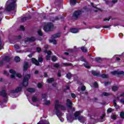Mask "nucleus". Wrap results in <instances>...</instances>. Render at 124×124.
Returning a JSON list of instances; mask_svg holds the SVG:
<instances>
[{
  "label": "nucleus",
  "instance_id": "1",
  "mask_svg": "<svg viewBox=\"0 0 124 124\" xmlns=\"http://www.w3.org/2000/svg\"><path fill=\"white\" fill-rule=\"evenodd\" d=\"M16 1H17V0H8L6 2L5 8L6 11L14 10L16 7Z\"/></svg>",
  "mask_w": 124,
  "mask_h": 124
},
{
  "label": "nucleus",
  "instance_id": "2",
  "mask_svg": "<svg viewBox=\"0 0 124 124\" xmlns=\"http://www.w3.org/2000/svg\"><path fill=\"white\" fill-rule=\"evenodd\" d=\"M54 105L55 109H56V112H57V115L58 116V117H59V115H60V113L58 112L59 109L61 108V110H65V107L61 105L60 101H59V100H55Z\"/></svg>",
  "mask_w": 124,
  "mask_h": 124
},
{
  "label": "nucleus",
  "instance_id": "3",
  "mask_svg": "<svg viewBox=\"0 0 124 124\" xmlns=\"http://www.w3.org/2000/svg\"><path fill=\"white\" fill-rule=\"evenodd\" d=\"M81 114V111H76L75 113V120L78 119V120L80 122V123H82V124H84V122L85 121H86V118L83 117V116H80V114Z\"/></svg>",
  "mask_w": 124,
  "mask_h": 124
},
{
  "label": "nucleus",
  "instance_id": "4",
  "mask_svg": "<svg viewBox=\"0 0 124 124\" xmlns=\"http://www.w3.org/2000/svg\"><path fill=\"white\" fill-rule=\"evenodd\" d=\"M53 27H54L53 24L51 23H47L45 25L44 30L45 31H50L53 29Z\"/></svg>",
  "mask_w": 124,
  "mask_h": 124
},
{
  "label": "nucleus",
  "instance_id": "5",
  "mask_svg": "<svg viewBox=\"0 0 124 124\" xmlns=\"http://www.w3.org/2000/svg\"><path fill=\"white\" fill-rule=\"evenodd\" d=\"M31 78V75L27 74L26 76H24L23 82V87H27L29 85V79Z\"/></svg>",
  "mask_w": 124,
  "mask_h": 124
},
{
  "label": "nucleus",
  "instance_id": "6",
  "mask_svg": "<svg viewBox=\"0 0 124 124\" xmlns=\"http://www.w3.org/2000/svg\"><path fill=\"white\" fill-rule=\"evenodd\" d=\"M10 73H11V78H13L15 76H16V77H18V78H21V74H18V73H16V72L14 71L13 69H11L9 71Z\"/></svg>",
  "mask_w": 124,
  "mask_h": 124
},
{
  "label": "nucleus",
  "instance_id": "7",
  "mask_svg": "<svg viewBox=\"0 0 124 124\" xmlns=\"http://www.w3.org/2000/svg\"><path fill=\"white\" fill-rule=\"evenodd\" d=\"M22 91V87H17L15 90H12L10 93V95L12 97H14L13 95L15 94V93H19V92H21Z\"/></svg>",
  "mask_w": 124,
  "mask_h": 124
},
{
  "label": "nucleus",
  "instance_id": "8",
  "mask_svg": "<svg viewBox=\"0 0 124 124\" xmlns=\"http://www.w3.org/2000/svg\"><path fill=\"white\" fill-rule=\"evenodd\" d=\"M124 74V72L123 71H114L113 72H111V74H112V75H117V74L118 75H122Z\"/></svg>",
  "mask_w": 124,
  "mask_h": 124
},
{
  "label": "nucleus",
  "instance_id": "9",
  "mask_svg": "<svg viewBox=\"0 0 124 124\" xmlns=\"http://www.w3.org/2000/svg\"><path fill=\"white\" fill-rule=\"evenodd\" d=\"M124 96V93H123L122 94H121L119 97H118L117 98V99H118V100H120V102L121 103H123V104H124V99H122V97Z\"/></svg>",
  "mask_w": 124,
  "mask_h": 124
},
{
  "label": "nucleus",
  "instance_id": "10",
  "mask_svg": "<svg viewBox=\"0 0 124 124\" xmlns=\"http://www.w3.org/2000/svg\"><path fill=\"white\" fill-rule=\"evenodd\" d=\"M81 14H82V12L81 11H78L75 12V13L73 15V16L76 18H78V16H80Z\"/></svg>",
  "mask_w": 124,
  "mask_h": 124
},
{
  "label": "nucleus",
  "instance_id": "11",
  "mask_svg": "<svg viewBox=\"0 0 124 124\" xmlns=\"http://www.w3.org/2000/svg\"><path fill=\"white\" fill-rule=\"evenodd\" d=\"M45 53H46L47 55L46 56V59L47 60V61H49V60H50V56H51V54H52V52H51V51H47V50H45Z\"/></svg>",
  "mask_w": 124,
  "mask_h": 124
},
{
  "label": "nucleus",
  "instance_id": "12",
  "mask_svg": "<svg viewBox=\"0 0 124 124\" xmlns=\"http://www.w3.org/2000/svg\"><path fill=\"white\" fill-rule=\"evenodd\" d=\"M35 40V38L33 37H31V38H27L25 39V42H32Z\"/></svg>",
  "mask_w": 124,
  "mask_h": 124
},
{
  "label": "nucleus",
  "instance_id": "13",
  "mask_svg": "<svg viewBox=\"0 0 124 124\" xmlns=\"http://www.w3.org/2000/svg\"><path fill=\"white\" fill-rule=\"evenodd\" d=\"M66 105L68 108H71V106H72V102L70 99H67Z\"/></svg>",
  "mask_w": 124,
  "mask_h": 124
},
{
  "label": "nucleus",
  "instance_id": "14",
  "mask_svg": "<svg viewBox=\"0 0 124 124\" xmlns=\"http://www.w3.org/2000/svg\"><path fill=\"white\" fill-rule=\"evenodd\" d=\"M31 62L33 63H34L35 65H39V62L37 60H36L35 59L32 58L31 59Z\"/></svg>",
  "mask_w": 124,
  "mask_h": 124
},
{
  "label": "nucleus",
  "instance_id": "15",
  "mask_svg": "<svg viewBox=\"0 0 124 124\" xmlns=\"http://www.w3.org/2000/svg\"><path fill=\"white\" fill-rule=\"evenodd\" d=\"M70 31L73 33H77V32L78 31V30L76 28H72L70 30Z\"/></svg>",
  "mask_w": 124,
  "mask_h": 124
},
{
  "label": "nucleus",
  "instance_id": "16",
  "mask_svg": "<svg viewBox=\"0 0 124 124\" xmlns=\"http://www.w3.org/2000/svg\"><path fill=\"white\" fill-rule=\"evenodd\" d=\"M28 68H29V63H28V62H26L24 63V65L23 67V70L24 71H26V70H27V69H28Z\"/></svg>",
  "mask_w": 124,
  "mask_h": 124
},
{
  "label": "nucleus",
  "instance_id": "17",
  "mask_svg": "<svg viewBox=\"0 0 124 124\" xmlns=\"http://www.w3.org/2000/svg\"><path fill=\"white\" fill-rule=\"evenodd\" d=\"M91 73L93 75H94V76H99V75H100V73H99V72L95 71H92Z\"/></svg>",
  "mask_w": 124,
  "mask_h": 124
},
{
  "label": "nucleus",
  "instance_id": "18",
  "mask_svg": "<svg viewBox=\"0 0 124 124\" xmlns=\"http://www.w3.org/2000/svg\"><path fill=\"white\" fill-rule=\"evenodd\" d=\"M0 95H2L4 97H6V93H5V90H2L1 92H0Z\"/></svg>",
  "mask_w": 124,
  "mask_h": 124
},
{
  "label": "nucleus",
  "instance_id": "19",
  "mask_svg": "<svg viewBox=\"0 0 124 124\" xmlns=\"http://www.w3.org/2000/svg\"><path fill=\"white\" fill-rule=\"evenodd\" d=\"M113 105L116 109H119V108H120V107L117 105V102H116V100H113Z\"/></svg>",
  "mask_w": 124,
  "mask_h": 124
},
{
  "label": "nucleus",
  "instance_id": "20",
  "mask_svg": "<svg viewBox=\"0 0 124 124\" xmlns=\"http://www.w3.org/2000/svg\"><path fill=\"white\" fill-rule=\"evenodd\" d=\"M60 36H61V33H60L52 35L53 38H58V37H60Z\"/></svg>",
  "mask_w": 124,
  "mask_h": 124
},
{
  "label": "nucleus",
  "instance_id": "21",
  "mask_svg": "<svg viewBox=\"0 0 124 124\" xmlns=\"http://www.w3.org/2000/svg\"><path fill=\"white\" fill-rule=\"evenodd\" d=\"M77 2L76 0H70V4H71V5H75Z\"/></svg>",
  "mask_w": 124,
  "mask_h": 124
},
{
  "label": "nucleus",
  "instance_id": "22",
  "mask_svg": "<svg viewBox=\"0 0 124 124\" xmlns=\"http://www.w3.org/2000/svg\"><path fill=\"white\" fill-rule=\"evenodd\" d=\"M32 101L33 102H37V101H38V99H37V97L36 96H33L32 98Z\"/></svg>",
  "mask_w": 124,
  "mask_h": 124
},
{
  "label": "nucleus",
  "instance_id": "23",
  "mask_svg": "<svg viewBox=\"0 0 124 124\" xmlns=\"http://www.w3.org/2000/svg\"><path fill=\"white\" fill-rule=\"evenodd\" d=\"M15 61L16 62H20V61H21V59H20V57L16 56L15 58Z\"/></svg>",
  "mask_w": 124,
  "mask_h": 124
},
{
  "label": "nucleus",
  "instance_id": "24",
  "mask_svg": "<svg viewBox=\"0 0 124 124\" xmlns=\"http://www.w3.org/2000/svg\"><path fill=\"white\" fill-rule=\"evenodd\" d=\"M119 88L117 86H113L112 87V91L113 92H116V91H118Z\"/></svg>",
  "mask_w": 124,
  "mask_h": 124
},
{
  "label": "nucleus",
  "instance_id": "25",
  "mask_svg": "<svg viewBox=\"0 0 124 124\" xmlns=\"http://www.w3.org/2000/svg\"><path fill=\"white\" fill-rule=\"evenodd\" d=\"M27 91L29 93H34L35 92L34 89L33 88H29L28 89H27Z\"/></svg>",
  "mask_w": 124,
  "mask_h": 124
},
{
  "label": "nucleus",
  "instance_id": "26",
  "mask_svg": "<svg viewBox=\"0 0 124 124\" xmlns=\"http://www.w3.org/2000/svg\"><path fill=\"white\" fill-rule=\"evenodd\" d=\"M49 42L50 43H53V44H57V41H56V40H49Z\"/></svg>",
  "mask_w": 124,
  "mask_h": 124
},
{
  "label": "nucleus",
  "instance_id": "27",
  "mask_svg": "<svg viewBox=\"0 0 124 124\" xmlns=\"http://www.w3.org/2000/svg\"><path fill=\"white\" fill-rule=\"evenodd\" d=\"M84 65L85 67H86V68H90L91 67L90 66V65H89V63H88V62H85L84 63Z\"/></svg>",
  "mask_w": 124,
  "mask_h": 124
},
{
  "label": "nucleus",
  "instance_id": "28",
  "mask_svg": "<svg viewBox=\"0 0 124 124\" xmlns=\"http://www.w3.org/2000/svg\"><path fill=\"white\" fill-rule=\"evenodd\" d=\"M81 49L82 52H84L85 53H86V52H87V48L84 46L81 47Z\"/></svg>",
  "mask_w": 124,
  "mask_h": 124
},
{
  "label": "nucleus",
  "instance_id": "29",
  "mask_svg": "<svg viewBox=\"0 0 124 124\" xmlns=\"http://www.w3.org/2000/svg\"><path fill=\"white\" fill-rule=\"evenodd\" d=\"M53 81H54V78H50L47 80V83H52V82H53Z\"/></svg>",
  "mask_w": 124,
  "mask_h": 124
},
{
  "label": "nucleus",
  "instance_id": "30",
  "mask_svg": "<svg viewBox=\"0 0 124 124\" xmlns=\"http://www.w3.org/2000/svg\"><path fill=\"white\" fill-rule=\"evenodd\" d=\"M50 103H51V101H50V100H46L45 101V105H49V104H50Z\"/></svg>",
  "mask_w": 124,
  "mask_h": 124
},
{
  "label": "nucleus",
  "instance_id": "31",
  "mask_svg": "<svg viewBox=\"0 0 124 124\" xmlns=\"http://www.w3.org/2000/svg\"><path fill=\"white\" fill-rule=\"evenodd\" d=\"M57 60H58V58L56 56H54L52 57V62H56Z\"/></svg>",
  "mask_w": 124,
  "mask_h": 124
},
{
  "label": "nucleus",
  "instance_id": "32",
  "mask_svg": "<svg viewBox=\"0 0 124 124\" xmlns=\"http://www.w3.org/2000/svg\"><path fill=\"white\" fill-rule=\"evenodd\" d=\"M95 61L96 62H100V61H101V59L99 57L95 58Z\"/></svg>",
  "mask_w": 124,
  "mask_h": 124
},
{
  "label": "nucleus",
  "instance_id": "33",
  "mask_svg": "<svg viewBox=\"0 0 124 124\" xmlns=\"http://www.w3.org/2000/svg\"><path fill=\"white\" fill-rule=\"evenodd\" d=\"M110 94H111L110 93H103V95L104 96H108V95H110Z\"/></svg>",
  "mask_w": 124,
  "mask_h": 124
},
{
  "label": "nucleus",
  "instance_id": "34",
  "mask_svg": "<svg viewBox=\"0 0 124 124\" xmlns=\"http://www.w3.org/2000/svg\"><path fill=\"white\" fill-rule=\"evenodd\" d=\"M53 66L56 68H59V67H60V64L59 63L54 64Z\"/></svg>",
  "mask_w": 124,
  "mask_h": 124
},
{
  "label": "nucleus",
  "instance_id": "35",
  "mask_svg": "<svg viewBox=\"0 0 124 124\" xmlns=\"http://www.w3.org/2000/svg\"><path fill=\"white\" fill-rule=\"evenodd\" d=\"M62 65H64V66H68L69 65H71V63H63Z\"/></svg>",
  "mask_w": 124,
  "mask_h": 124
},
{
  "label": "nucleus",
  "instance_id": "36",
  "mask_svg": "<svg viewBox=\"0 0 124 124\" xmlns=\"http://www.w3.org/2000/svg\"><path fill=\"white\" fill-rule=\"evenodd\" d=\"M120 115L121 118H122V119H124V112H121L120 114Z\"/></svg>",
  "mask_w": 124,
  "mask_h": 124
},
{
  "label": "nucleus",
  "instance_id": "37",
  "mask_svg": "<svg viewBox=\"0 0 124 124\" xmlns=\"http://www.w3.org/2000/svg\"><path fill=\"white\" fill-rule=\"evenodd\" d=\"M66 77L68 79H70V78H71V73H68L66 75Z\"/></svg>",
  "mask_w": 124,
  "mask_h": 124
},
{
  "label": "nucleus",
  "instance_id": "38",
  "mask_svg": "<svg viewBox=\"0 0 124 124\" xmlns=\"http://www.w3.org/2000/svg\"><path fill=\"white\" fill-rule=\"evenodd\" d=\"M38 62H43V59L42 57H39Z\"/></svg>",
  "mask_w": 124,
  "mask_h": 124
},
{
  "label": "nucleus",
  "instance_id": "39",
  "mask_svg": "<svg viewBox=\"0 0 124 124\" xmlns=\"http://www.w3.org/2000/svg\"><path fill=\"white\" fill-rule=\"evenodd\" d=\"M102 78H108V75L106 74L102 75Z\"/></svg>",
  "mask_w": 124,
  "mask_h": 124
},
{
  "label": "nucleus",
  "instance_id": "40",
  "mask_svg": "<svg viewBox=\"0 0 124 124\" xmlns=\"http://www.w3.org/2000/svg\"><path fill=\"white\" fill-rule=\"evenodd\" d=\"M71 95L72 98H76V95L73 93H71Z\"/></svg>",
  "mask_w": 124,
  "mask_h": 124
},
{
  "label": "nucleus",
  "instance_id": "41",
  "mask_svg": "<svg viewBox=\"0 0 124 124\" xmlns=\"http://www.w3.org/2000/svg\"><path fill=\"white\" fill-rule=\"evenodd\" d=\"M14 48H15V49H19L20 48V46H19L18 45H15Z\"/></svg>",
  "mask_w": 124,
  "mask_h": 124
},
{
  "label": "nucleus",
  "instance_id": "42",
  "mask_svg": "<svg viewBox=\"0 0 124 124\" xmlns=\"http://www.w3.org/2000/svg\"><path fill=\"white\" fill-rule=\"evenodd\" d=\"M38 34H39V35H40V36H41V35H42V31H41V30H38Z\"/></svg>",
  "mask_w": 124,
  "mask_h": 124
},
{
  "label": "nucleus",
  "instance_id": "43",
  "mask_svg": "<svg viewBox=\"0 0 124 124\" xmlns=\"http://www.w3.org/2000/svg\"><path fill=\"white\" fill-rule=\"evenodd\" d=\"M106 3L107 4H109V5H112V2H110L109 1H106Z\"/></svg>",
  "mask_w": 124,
  "mask_h": 124
},
{
  "label": "nucleus",
  "instance_id": "44",
  "mask_svg": "<svg viewBox=\"0 0 124 124\" xmlns=\"http://www.w3.org/2000/svg\"><path fill=\"white\" fill-rule=\"evenodd\" d=\"M3 11H4V10L3 9V8H2V7H0V14H1V13H2Z\"/></svg>",
  "mask_w": 124,
  "mask_h": 124
},
{
  "label": "nucleus",
  "instance_id": "45",
  "mask_svg": "<svg viewBox=\"0 0 124 124\" xmlns=\"http://www.w3.org/2000/svg\"><path fill=\"white\" fill-rule=\"evenodd\" d=\"M20 31H25V28H24V26H21L20 28Z\"/></svg>",
  "mask_w": 124,
  "mask_h": 124
},
{
  "label": "nucleus",
  "instance_id": "46",
  "mask_svg": "<svg viewBox=\"0 0 124 124\" xmlns=\"http://www.w3.org/2000/svg\"><path fill=\"white\" fill-rule=\"evenodd\" d=\"M110 27H111V26H103L104 29H109V28H110Z\"/></svg>",
  "mask_w": 124,
  "mask_h": 124
},
{
  "label": "nucleus",
  "instance_id": "47",
  "mask_svg": "<svg viewBox=\"0 0 124 124\" xmlns=\"http://www.w3.org/2000/svg\"><path fill=\"white\" fill-rule=\"evenodd\" d=\"M116 115L111 116V119H112V120H116Z\"/></svg>",
  "mask_w": 124,
  "mask_h": 124
},
{
  "label": "nucleus",
  "instance_id": "48",
  "mask_svg": "<svg viewBox=\"0 0 124 124\" xmlns=\"http://www.w3.org/2000/svg\"><path fill=\"white\" fill-rule=\"evenodd\" d=\"M108 113H111L112 112V108H108L107 110Z\"/></svg>",
  "mask_w": 124,
  "mask_h": 124
},
{
  "label": "nucleus",
  "instance_id": "49",
  "mask_svg": "<svg viewBox=\"0 0 124 124\" xmlns=\"http://www.w3.org/2000/svg\"><path fill=\"white\" fill-rule=\"evenodd\" d=\"M98 86V85L97 84V83L95 82V83H94V87L95 88H97Z\"/></svg>",
  "mask_w": 124,
  "mask_h": 124
},
{
  "label": "nucleus",
  "instance_id": "50",
  "mask_svg": "<svg viewBox=\"0 0 124 124\" xmlns=\"http://www.w3.org/2000/svg\"><path fill=\"white\" fill-rule=\"evenodd\" d=\"M118 2V0H113L111 2L112 3H116Z\"/></svg>",
  "mask_w": 124,
  "mask_h": 124
},
{
  "label": "nucleus",
  "instance_id": "51",
  "mask_svg": "<svg viewBox=\"0 0 124 124\" xmlns=\"http://www.w3.org/2000/svg\"><path fill=\"white\" fill-rule=\"evenodd\" d=\"M4 74L5 75H6V76H9V75H8V73H7V72H6L5 71H4Z\"/></svg>",
  "mask_w": 124,
  "mask_h": 124
},
{
  "label": "nucleus",
  "instance_id": "52",
  "mask_svg": "<svg viewBox=\"0 0 124 124\" xmlns=\"http://www.w3.org/2000/svg\"><path fill=\"white\" fill-rule=\"evenodd\" d=\"M41 51V48L40 47H37V52H40Z\"/></svg>",
  "mask_w": 124,
  "mask_h": 124
},
{
  "label": "nucleus",
  "instance_id": "53",
  "mask_svg": "<svg viewBox=\"0 0 124 124\" xmlns=\"http://www.w3.org/2000/svg\"><path fill=\"white\" fill-rule=\"evenodd\" d=\"M86 90V87L85 86H82L81 87V91H85Z\"/></svg>",
  "mask_w": 124,
  "mask_h": 124
},
{
  "label": "nucleus",
  "instance_id": "54",
  "mask_svg": "<svg viewBox=\"0 0 124 124\" xmlns=\"http://www.w3.org/2000/svg\"><path fill=\"white\" fill-rule=\"evenodd\" d=\"M104 117H105V114H104L101 116V120H103V119H104Z\"/></svg>",
  "mask_w": 124,
  "mask_h": 124
},
{
  "label": "nucleus",
  "instance_id": "55",
  "mask_svg": "<svg viewBox=\"0 0 124 124\" xmlns=\"http://www.w3.org/2000/svg\"><path fill=\"white\" fill-rule=\"evenodd\" d=\"M37 87L38 88H41V87H42V85L41 83H39L37 85Z\"/></svg>",
  "mask_w": 124,
  "mask_h": 124
},
{
  "label": "nucleus",
  "instance_id": "56",
  "mask_svg": "<svg viewBox=\"0 0 124 124\" xmlns=\"http://www.w3.org/2000/svg\"><path fill=\"white\" fill-rule=\"evenodd\" d=\"M21 20L23 22H24V21H26L27 20V17H23Z\"/></svg>",
  "mask_w": 124,
  "mask_h": 124
},
{
  "label": "nucleus",
  "instance_id": "57",
  "mask_svg": "<svg viewBox=\"0 0 124 124\" xmlns=\"http://www.w3.org/2000/svg\"><path fill=\"white\" fill-rule=\"evenodd\" d=\"M58 77H61V72L59 71L58 73Z\"/></svg>",
  "mask_w": 124,
  "mask_h": 124
},
{
  "label": "nucleus",
  "instance_id": "58",
  "mask_svg": "<svg viewBox=\"0 0 124 124\" xmlns=\"http://www.w3.org/2000/svg\"><path fill=\"white\" fill-rule=\"evenodd\" d=\"M95 9H96V10H94V11L95 12H97L98 11V9H97L96 7H95Z\"/></svg>",
  "mask_w": 124,
  "mask_h": 124
},
{
  "label": "nucleus",
  "instance_id": "59",
  "mask_svg": "<svg viewBox=\"0 0 124 124\" xmlns=\"http://www.w3.org/2000/svg\"><path fill=\"white\" fill-rule=\"evenodd\" d=\"M110 20V18H108L107 19H104V21H109Z\"/></svg>",
  "mask_w": 124,
  "mask_h": 124
},
{
  "label": "nucleus",
  "instance_id": "60",
  "mask_svg": "<svg viewBox=\"0 0 124 124\" xmlns=\"http://www.w3.org/2000/svg\"><path fill=\"white\" fill-rule=\"evenodd\" d=\"M44 76H45V77H47V73H44Z\"/></svg>",
  "mask_w": 124,
  "mask_h": 124
},
{
  "label": "nucleus",
  "instance_id": "61",
  "mask_svg": "<svg viewBox=\"0 0 124 124\" xmlns=\"http://www.w3.org/2000/svg\"><path fill=\"white\" fill-rule=\"evenodd\" d=\"M121 59L119 57H116V61H120Z\"/></svg>",
  "mask_w": 124,
  "mask_h": 124
},
{
  "label": "nucleus",
  "instance_id": "62",
  "mask_svg": "<svg viewBox=\"0 0 124 124\" xmlns=\"http://www.w3.org/2000/svg\"><path fill=\"white\" fill-rule=\"evenodd\" d=\"M34 73H35V74H38V71H35Z\"/></svg>",
  "mask_w": 124,
  "mask_h": 124
},
{
  "label": "nucleus",
  "instance_id": "63",
  "mask_svg": "<svg viewBox=\"0 0 124 124\" xmlns=\"http://www.w3.org/2000/svg\"><path fill=\"white\" fill-rule=\"evenodd\" d=\"M45 47L46 48H48V47H49V46H48V45H46V46H45Z\"/></svg>",
  "mask_w": 124,
  "mask_h": 124
},
{
  "label": "nucleus",
  "instance_id": "64",
  "mask_svg": "<svg viewBox=\"0 0 124 124\" xmlns=\"http://www.w3.org/2000/svg\"><path fill=\"white\" fill-rule=\"evenodd\" d=\"M60 120L61 122H63V121H64L63 119L60 118Z\"/></svg>",
  "mask_w": 124,
  "mask_h": 124
}]
</instances>
